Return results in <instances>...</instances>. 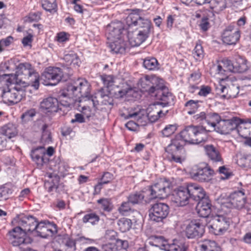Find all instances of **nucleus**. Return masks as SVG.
<instances>
[{
    "mask_svg": "<svg viewBox=\"0 0 251 251\" xmlns=\"http://www.w3.org/2000/svg\"><path fill=\"white\" fill-rule=\"evenodd\" d=\"M16 80L10 82L7 87L2 89L1 97L4 103L9 105H13L20 102L25 96V89L28 83Z\"/></svg>",
    "mask_w": 251,
    "mask_h": 251,
    "instance_id": "obj_1",
    "label": "nucleus"
},
{
    "mask_svg": "<svg viewBox=\"0 0 251 251\" xmlns=\"http://www.w3.org/2000/svg\"><path fill=\"white\" fill-rule=\"evenodd\" d=\"M16 80L21 82V83H28L26 87L31 85L35 89H38L39 75L30 64L26 62L20 63L16 67Z\"/></svg>",
    "mask_w": 251,
    "mask_h": 251,
    "instance_id": "obj_2",
    "label": "nucleus"
},
{
    "mask_svg": "<svg viewBox=\"0 0 251 251\" xmlns=\"http://www.w3.org/2000/svg\"><path fill=\"white\" fill-rule=\"evenodd\" d=\"M171 182L166 178H161L146 190L150 201L155 199H163L170 192Z\"/></svg>",
    "mask_w": 251,
    "mask_h": 251,
    "instance_id": "obj_3",
    "label": "nucleus"
},
{
    "mask_svg": "<svg viewBox=\"0 0 251 251\" xmlns=\"http://www.w3.org/2000/svg\"><path fill=\"white\" fill-rule=\"evenodd\" d=\"M8 243L14 247L22 248L30 243V239L20 226H17L8 230L6 234Z\"/></svg>",
    "mask_w": 251,
    "mask_h": 251,
    "instance_id": "obj_4",
    "label": "nucleus"
},
{
    "mask_svg": "<svg viewBox=\"0 0 251 251\" xmlns=\"http://www.w3.org/2000/svg\"><path fill=\"white\" fill-rule=\"evenodd\" d=\"M191 177L201 182H208L214 175V171L206 163L194 165L189 172Z\"/></svg>",
    "mask_w": 251,
    "mask_h": 251,
    "instance_id": "obj_5",
    "label": "nucleus"
},
{
    "mask_svg": "<svg viewBox=\"0 0 251 251\" xmlns=\"http://www.w3.org/2000/svg\"><path fill=\"white\" fill-rule=\"evenodd\" d=\"M182 141L177 138L171 140V143L165 148L167 157L171 162L181 163L185 159L184 151L181 144Z\"/></svg>",
    "mask_w": 251,
    "mask_h": 251,
    "instance_id": "obj_6",
    "label": "nucleus"
},
{
    "mask_svg": "<svg viewBox=\"0 0 251 251\" xmlns=\"http://www.w3.org/2000/svg\"><path fill=\"white\" fill-rule=\"evenodd\" d=\"M120 114L124 119L128 120L125 126H139L145 111L140 106L128 108L124 107L120 111Z\"/></svg>",
    "mask_w": 251,
    "mask_h": 251,
    "instance_id": "obj_7",
    "label": "nucleus"
},
{
    "mask_svg": "<svg viewBox=\"0 0 251 251\" xmlns=\"http://www.w3.org/2000/svg\"><path fill=\"white\" fill-rule=\"evenodd\" d=\"M221 63L229 72L243 73L249 71L250 75H251V70L247 65V60L242 56H236L233 62L226 58L224 59Z\"/></svg>",
    "mask_w": 251,
    "mask_h": 251,
    "instance_id": "obj_8",
    "label": "nucleus"
},
{
    "mask_svg": "<svg viewBox=\"0 0 251 251\" xmlns=\"http://www.w3.org/2000/svg\"><path fill=\"white\" fill-rule=\"evenodd\" d=\"M67 91L70 96H75L79 100L84 98H90V85L85 79L79 78L75 82V85H69L67 86Z\"/></svg>",
    "mask_w": 251,
    "mask_h": 251,
    "instance_id": "obj_9",
    "label": "nucleus"
},
{
    "mask_svg": "<svg viewBox=\"0 0 251 251\" xmlns=\"http://www.w3.org/2000/svg\"><path fill=\"white\" fill-rule=\"evenodd\" d=\"M149 244L157 247L164 251H186L183 246L173 243H168V241L162 236H152L149 238Z\"/></svg>",
    "mask_w": 251,
    "mask_h": 251,
    "instance_id": "obj_10",
    "label": "nucleus"
},
{
    "mask_svg": "<svg viewBox=\"0 0 251 251\" xmlns=\"http://www.w3.org/2000/svg\"><path fill=\"white\" fill-rule=\"evenodd\" d=\"M246 202L245 193L243 190H240L232 193L229 198L221 203V209L232 207L238 209L242 208Z\"/></svg>",
    "mask_w": 251,
    "mask_h": 251,
    "instance_id": "obj_11",
    "label": "nucleus"
},
{
    "mask_svg": "<svg viewBox=\"0 0 251 251\" xmlns=\"http://www.w3.org/2000/svg\"><path fill=\"white\" fill-rule=\"evenodd\" d=\"M223 121L226 125L229 126H240L241 124H251V119H241L237 117H233L230 119H222L220 115L216 113H210L207 115V123L210 126H216Z\"/></svg>",
    "mask_w": 251,
    "mask_h": 251,
    "instance_id": "obj_12",
    "label": "nucleus"
},
{
    "mask_svg": "<svg viewBox=\"0 0 251 251\" xmlns=\"http://www.w3.org/2000/svg\"><path fill=\"white\" fill-rule=\"evenodd\" d=\"M169 206L163 202H158L152 205L149 214L151 221L156 222H162L169 213Z\"/></svg>",
    "mask_w": 251,
    "mask_h": 251,
    "instance_id": "obj_13",
    "label": "nucleus"
},
{
    "mask_svg": "<svg viewBox=\"0 0 251 251\" xmlns=\"http://www.w3.org/2000/svg\"><path fill=\"white\" fill-rule=\"evenodd\" d=\"M231 221L229 218L224 215H217L213 219L211 227L216 235H222L228 229Z\"/></svg>",
    "mask_w": 251,
    "mask_h": 251,
    "instance_id": "obj_14",
    "label": "nucleus"
},
{
    "mask_svg": "<svg viewBox=\"0 0 251 251\" xmlns=\"http://www.w3.org/2000/svg\"><path fill=\"white\" fill-rule=\"evenodd\" d=\"M37 235L42 238L52 237L57 232V226L48 221H43L37 223L35 231Z\"/></svg>",
    "mask_w": 251,
    "mask_h": 251,
    "instance_id": "obj_15",
    "label": "nucleus"
},
{
    "mask_svg": "<svg viewBox=\"0 0 251 251\" xmlns=\"http://www.w3.org/2000/svg\"><path fill=\"white\" fill-rule=\"evenodd\" d=\"M127 23L129 26L138 25L142 28V31L150 33L151 27V21L144 19L136 13H131L127 18Z\"/></svg>",
    "mask_w": 251,
    "mask_h": 251,
    "instance_id": "obj_16",
    "label": "nucleus"
},
{
    "mask_svg": "<svg viewBox=\"0 0 251 251\" xmlns=\"http://www.w3.org/2000/svg\"><path fill=\"white\" fill-rule=\"evenodd\" d=\"M190 195L186 187L181 186L174 190L171 200L176 206H183L189 203Z\"/></svg>",
    "mask_w": 251,
    "mask_h": 251,
    "instance_id": "obj_17",
    "label": "nucleus"
},
{
    "mask_svg": "<svg viewBox=\"0 0 251 251\" xmlns=\"http://www.w3.org/2000/svg\"><path fill=\"white\" fill-rule=\"evenodd\" d=\"M240 37L239 29L234 25H230L224 30L222 40L226 45H234L239 41Z\"/></svg>",
    "mask_w": 251,
    "mask_h": 251,
    "instance_id": "obj_18",
    "label": "nucleus"
},
{
    "mask_svg": "<svg viewBox=\"0 0 251 251\" xmlns=\"http://www.w3.org/2000/svg\"><path fill=\"white\" fill-rule=\"evenodd\" d=\"M92 105L94 108H97V103L95 100L93 99V97L88 99L82 98L78 100H75V107L78 111L81 112L83 115L87 118L90 117L92 115V111L90 109V106Z\"/></svg>",
    "mask_w": 251,
    "mask_h": 251,
    "instance_id": "obj_19",
    "label": "nucleus"
},
{
    "mask_svg": "<svg viewBox=\"0 0 251 251\" xmlns=\"http://www.w3.org/2000/svg\"><path fill=\"white\" fill-rule=\"evenodd\" d=\"M155 81V77L146 75L140 78L138 85L144 91H148L151 95H152L154 93H155V96L163 95L162 90L159 89L158 87L152 85Z\"/></svg>",
    "mask_w": 251,
    "mask_h": 251,
    "instance_id": "obj_20",
    "label": "nucleus"
},
{
    "mask_svg": "<svg viewBox=\"0 0 251 251\" xmlns=\"http://www.w3.org/2000/svg\"><path fill=\"white\" fill-rule=\"evenodd\" d=\"M62 72L59 68H48L42 74L41 77L44 80L50 81L48 85H55L61 79Z\"/></svg>",
    "mask_w": 251,
    "mask_h": 251,
    "instance_id": "obj_21",
    "label": "nucleus"
},
{
    "mask_svg": "<svg viewBox=\"0 0 251 251\" xmlns=\"http://www.w3.org/2000/svg\"><path fill=\"white\" fill-rule=\"evenodd\" d=\"M93 99L95 100L97 105L99 103L104 105L113 104V97L110 94V89L107 87H103L99 90Z\"/></svg>",
    "mask_w": 251,
    "mask_h": 251,
    "instance_id": "obj_22",
    "label": "nucleus"
},
{
    "mask_svg": "<svg viewBox=\"0 0 251 251\" xmlns=\"http://www.w3.org/2000/svg\"><path fill=\"white\" fill-rule=\"evenodd\" d=\"M204 231L201 224L197 221H192L186 227V235L188 238H195L201 237Z\"/></svg>",
    "mask_w": 251,
    "mask_h": 251,
    "instance_id": "obj_23",
    "label": "nucleus"
},
{
    "mask_svg": "<svg viewBox=\"0 0 251 251\" xmlns=\"http://www.w3.org/2000/svg\"><path fill=\"white\" fill-rule=\"evenodd\" d=\"M123 29L120 22H112L107 25L106 31L107 39L109 41L122 38V33Z\"/></svg>",
    "mask_w": 251,
    "mask_h": 251,
    "instance_id": "obj_24",
    "label": "nucleus"
},
{
    "mask_svg": "<svg viewBox=\"0 0 251 251\" xmlns=\"http://www.w3.org/2000/svg\"><path fill=\"white\" fill-rule=\"evenodd\" d=\"M186 187L190 199L198 201L207 197L203 188L196 183H188Z\"/></svg>",
    "mask_w": 251,
    "mask_h": 251,
    "instance_id": "obj_25",
    "label": "nucleus"
},
{
    "mask_svg": "<svg viewBox=\"0 0 251 251\" xmlns=\"http://www.w3.org/2000/svg\"><path fill=\"white\" fill-rule=\"evenodd\" d=\"M41 109L45 113H53L59 109V102L57 99L49 97L43 100L40 103Z\"/></svg>",
    "mask_w": 251,
    "mask_h": 251,
    "instance_id": "obj_26",
    "label": "nucleus"
},
{
    "mask_svg": "<svg viewBox=\"0 0 251 251\" xmlns=\"http://www.w3.org/2000/svg\"><path fill=\"white\" fill-rule=\"evenodd\" d=\"M19 226L26 233L27 232L35 231L37 221L35 218L31 216H24L19 221Z\"/></svg>",
    "mask_w": 251,
    "mask_h": 251,
    "instance_id": "obj_27",
    "label": "nucleus"
},
{
    "mask_svg": "<svg viewBox=\"0 0 251 251\" xmlns=\"http://www.w3.org/2000/svg\"><path fill=\"white\" fill-rule=\"evenodd\" d=\"M197 212L199 215L203 218L208 217L211 212L212 204L208 197L202 199L197 206Z\"/></svg>",
    "mask_w": 251,
    "mask_h": 251,
    "instance_id": "obj_28",
    "label": "nucleus"
},
{
    "mask_svg": "<svg viewBox=\"0 0 251 251\" xmlns=\"http://www.w3.org/2000/svg\"><path fill=\"white\" fill-rule=\"evenodd\" d=\"M197 127L202 126H186L185 128L180 132V137L182 140L189 144H195V136L198 131Z\"/></svg>",
    "mask_w": 251,
    "mask_h": 251,
    "instance_id": "obj_29",
    "label": "nucleus"
},
{
    "mask_svg": "<svg viewBox=\"0 0 251 251\" xmlns=\"http://www.w3.org/2000/svg\"><path fill=\"white\" fill-rule=\"evenodd\" d=\"M204 149L208 158L213 162H222L223 159L219 150L212 145L204 146Z\"/></svg>",
    "mask_w": 251,
    "mask_h": 251,
    "instance_id": "obj_30",
    "label": "nucleus"
},
{
    "mask_svg": "<svg viewBox=\"0 0 251 251\" xmlns=\"http://www.w3.org/2000/svg\"><path fill=\"white\" fill-rule=\"evenodd\" d=\"M109 47L113 53H122L127 47L126 44L122 38L110 41Z\"/></svg>",
    "mask_w": 251,
    "mask_h": 251,
    "instance_id": "obj_31",
    "label": "nucleus"
},
{
    "mask_svg": "<svg viewBox=\"0 0 251 251\" xmlns=\"http://www.w3.org/2000/svg\"><path fill=\"white\" fill-rule=\"evenodd\" d=\"M50 178L45 182V187L48 192L51 193L56 191L58 188L59 182V177L56 175L51 174H48Z\"/></svg>",
    "mask_w": 251,
    "mask_h": 251,
    "instance_id": "obj_32",
    "label": "nucleus"
},
{
    "mask_svg": "<svg viewBox=\"0 0 251 251\" xmlns=\"http://www.w3.org/2000/svg\"><path fill=\"white\" fill-rule=\"evenodd\" d=\"M69 92L67 91V88L66 91H63L59 97L60 104L64 107H71L73 104L75 105V100H78L76 99V97L75 96H70L68 95Z\"/></svg>",
    "mask_w": 251,
    "mask_h": 251,
    "instance_id": "obj_33",
    "label": "nucleus"
},
{
    "mask_svg": "<svg viewBox=\"0 0 251 251\" xmlns=\"http://www.w3.org/2000/svg\"><path fill=\"white\" fill-rule=\"evenodd\" d=\"M148 195L146 194V191L139 192H136L131 194L128 197V201L133 204H138L142 201L143 200L146 202H149V199H148Z\"/></svg>",
    "mask_w": 251,
    "mask_h": 251,
    "instance_id": "obj_34",
    "label": "nucleus"
},
{
    "mask_svg": "<svg viewBox=\"0 0 251 251\" xmlns=\"http://www.w3.org/2000/svg\"><path fill=\"white\" fill-rule=\"evenodd\" d=\"M198 131L196 133L195 136V144H198L207 140V134L209 132L212 131L210 128L209 129H206L204 126L202 127H197Z\"/></svg>",
    "mask_w": 251,
    "mask_h": 251,
    "instance_id": "obj_35",
    "label": "nucleus"
},
{
    "mask_svg": "<svg viewBox=\"0 0 251 251\" xmlns=\"http://www.w3.org/2000/svg\"><path fill=\"white\" fill-rule=\"evenodd\" d=\"M147 110V116L151 123L155 122L161 117L162 111L158 110L155 104L150 105Z\"/></svg>",
    "mask_w": 251,
    "mask_h": 251,
    "instance_id": "obj_36",
    "label": "nucleus"
},
{
    "mask_svg": "<svg viewBox=\"0 0 251 251\" xmlns=\"http://www.w3.org/2000/svg\"><path fill=\"white\" fill-rule=\"evenodd\" d=\"M209 4L210 8L217 13L225 9L226 6V0H210Z\"/></svg>",
    "mask_w": 251,
    "mask_h": 251,
    "instance_id": "obj_37",
    "label": "nucleus"
},
{
    "mask_svg": "<svg viewBox=\"0 0 251 251\" xmlns=\"http://www.w3.org/2000/svg\"><path fill=\"white\" fill-rule=\"evenodd\" d=\"M236 163L241 167L251 168V154L238 156Z\"/></svg>",
    "mask_w": 251,
    "mask_h": 251,
    "instance_id": "obj_38",
    "label": "nucleus"
},
{
    "mask_svg": "<svg viewBox=\"0 0 251 251\" xmlns=\"http://www.w3.org/2000/svg\"><path fill=\"white\" fill-rule=\"evenodd\" d=\"M132 223L131 220L122 218L118 221V225L120 230L122 232L128 231L131 227Z\"/></svg>",
    "mask_w": 251,
    "mask_h": 251,
    "instance_id": "obj_39",
    "label": "nucleus"
},
{
    "mask_svg": "<svg viewBox=\"0 0 251 251\" xmlns=\"http://www.w3.org/2000/svg\"><path fill=\"white\" fill-rule=\"evenodd\" d=\"M200 251H209L218 249L216 243L214 241L205 240L200 245Z\"/></svg>",
    "mask_w": 251,
    "mask_h": 251,
    "instance_id": "obj_40",
    "label": "nucleus"
},
{
    "mask_svg": "<svg viewBox=\"0 0 251 251\" xmlns=\"http://www.w3.org/2000/svg\"><path fill=\"white\" fill-rule=\"evenodd\" d=\"M158 61L154 57H147L144 60L143 66L149 70H154L158 68Z\"/></svg>",
    "mask_w": 251,
    "mask_h": 251,
    "instance_id": "obj_41",
    "label": "nucleus"
},
{
    "mask_svg": "<svg viewBox=\"0 0 251 251\" xmlns=\"http://www.w3.org/2000/svg\"><path fill=\"white\" fill-rule=\"evenodd\" d=\"M64 60L69 65H73L74 67L79 66V60L76 54L71 52L65 55Z\"/></svg>",
    "mask_w": 251,
    "mask_h": 251,
    "instance_id": "obj_42",
    "label": "nucleus"
},
{
    "mask_svg": "<svg viewBox=\"0 0 251 251\" xmlns=\"http://www.w3.org/2000/svg\"><path fill=\"white\" fill-rule=\"evenodd\" d=\"M1 132L9 139L15 137L18 134L16 126H2Z\"/></svg>",
    "mask_w": 251,
    "mask_h": 251,
    "instance_id": "obj_43",
    "label": "nucleus"
},
{
    "mask_svg": "<svg viewBox=\"0 0 251 251\" xmlns=\"http://www.w3.org/2000/svg\"><path fill=\"white\" fill-rule=\"evenodd\" d=\"M110 94L115 98H120L126 95L127 93V90L122 89L119 86H113L112 88L110 89Z\"/></svg>",
    "mask_w": 251,
    "mask_h": 251,
    "instance_id": "obj_44",
    "label": "nucleus"
},
{
    "mask_svg": "<svg viewBox=\"0 0 251 251\" xmlns=\"http://www.w3.org/2000/svg\"><path fill=\"white\" fill-rule=\"evenodd\" d=\"M199 102L200 101L197 100H191L187 101L185 103L184 106L190 110L189 111H188V114H193L197 111L199 107Z\"/></svg>",
    "mask_w": 251,
    "mask_h": 251,
    "instance_id": "obj_45",
    "label": "nucleus"
},
{
    "mask_svg": "<svg viewBox=\"0 0 251 251\" xmlns=\"http://www.w3.org/2000/svg\"><path fill=\"white\" fill-rule=\"evenodd\" d=\"M193 55L197 61H201L204 57V50L201 44L197 43L193 51Z\"/></svg>",
    "mask_w": 251,
    "mask_h": 251,
    "instance_id": "obj_46",
    "label": "nucleus"
},
{
    "mask_svg": "<svg viewBox=\"0 0 251 251\" xmlns=\"http://www.w3.org/2000/svg\"><path fill=\"white\" fill-rule=\"evenodd\" d=\"M42 5L47 11L55 10L57 8L56 0H43Z\"/></svg>",
    "mask_w": 251,
    "mask_h": 251,
    "instance_id": "obj_47",
    "label": "nucleus"
},
{
    "mask_svg": "<svg viewBox=\"0 0 251 251\" xmlns=\"http://www.w3.org/2000/svg\"><path fill=\"white\" fill-rule=\"evenodd\" d=\"M97 202L101 204V208L105 211L110 212L113 206L111 200L109 199L102 198L97 201Z\"/></svg>",
    "mask_w": 251,
    "mask_h": 251,
    "instance_id": "obj_48",
    "label": "nucleus"
},
{
    "mask_svg": "<svg viewBox=\"0 0 251 251\" xmlns=\"http://www.w3.org/2000/svg\"><path fill=\"white\" fill-rule=\"evenodd\" d=\"M48 126H43L41 141L45 144H49L51 142V135L50 131L48 129Z\"/></svg>",
    "mask_w": 251,
    "mask_h": 251,
    "instance_id": "obj_49",
    "label": "nucleus"
},
{
    "mask_svg": "<svg viewBox=\"0 0 251 251\" xmlns=\"http://www.w3.org/2000/svg\"><path fill=\"white\" fill-rule=\"evenodd\" d=\"M100 220V218L98 215H97L95 213H91L85 215L82 221L83 223H87L90 222L92 224H95L96 223L98 222Z\"/></svg>",
    "mask_w": 251,
    "mask_h": 251,
    "instance_id": "obj_50",
    "label": "nucleus"
},
{
    "mask_svg": "<svg viewBox=\"0 0 251 251\" xmlns=\"http://www.w3.org/2000/svg\"><path fill=\"white\" fill-rule=\"evenodd\" d=\"M213 131L220 133L221 134H229L231 131L235 129V128H229L228 126H210Z\"/></svg>",
    "mask_w": 251,
    "mask_h": 251,
    "instance_id": "obj_51",
    "label": "nucleus"
},
{
    "mask_svg": "<svg viewBox=\"0 0 251 251\" xmlns=\"http://www.w3.org/2000/svg\"><path fill=\"white\" fill-rule=\"evenodd\" d=\"M36 113L37 112L35 109H31L27 111L22 115L21 117L22 121L26 123L27 121L32 120L33 117L36 115Z\"/></svg>",
    "mask_w": 251,
    "mask_h": 251,
    "instance_id": "obj_52",
    "label": "nucleus"
},
{
    "mask_svg": "<svg viewBox=\"0 0 251 251\" xmlns=\"http://www.w3.org/2000/svg\"><path fill=\"white\" fill-rule=\"evenodd\" d=\"M131 210V208L129 201L123 202L118 209L119 212L123 215H127Z\"/></svg>",
    "mask_w": 251,
    "mask_h": 251,
    "instance_id": "obj_53",
    "label": "nucleus"
},
{
    "mask_svg": "<svg viewBox=\"0 0 251 251\" xmlns=\"http://www.w3.org/2000/svg\"><path fill=\"white\" fill-rule=\"evenodd\" d=\"M128 39L129 43L131 47L139 46L141 44V41L135 35V33H131L128 32Z\"/></svg>",
    "mask_w": 251,
    "mask_h": 251,
    "instance_id": "obj_54",
    "label": "nucleus"
},
{
    "mask_svg": "<svg viewBox=\"0 0 251 251\" xmlns=\"http://www.w3.org/2000/svg\"><path fill=\"white\" fill-rule=\"evenodd\" d=\"M70 35L66 32H58L56 36V41L60 43H64L69 41Z\"/></svg>",
    "mask_w": 251,
    "mask_h": 251,
    "instance_id": "obj_55",
    "label": "nucleus"
},
{
    "mask_svg": "<svg viewBox=\"0 0 251 251\" xmlns=\"http://www.w3.org/2000/svg\"><path fill=\"white\" fill-rule=\"evenodd\" d=\"M101 78L104 84L106 86L105 87L109 88L112 86L114 82V78L112 75H102L101 76Z\"/></svg>",
    "mask_w": 251,
    "mask_h": 251,
    "instance_id": "obj_56",
    "label": "nucleus"
},
{
    "mask_svg": "<svg viewBox=\"0 0 251 251\" xmlns=\"http://www.w3.org/2000/svg\"><path fill=\"white\" fill-rule=\"evenodd\" d=\"M176 130V126H165L162 130L164 136L169 137L173 134Z\"/></svg>",
    "mask_w": 251,
    "mask_h": 251,
    "instance_id": "obj_57",
    "label": "nucleus"
},
{
    "mask_svg": "<svg viewBox=\"0 0 251 251\" xmlns=\"http://www.w3.org/2000/svg\"><path fill=\"white\" fill-rule=\"evenodd\" d=\"M31 156L33 160L36 162L37 163L42 164L43 162V158L42 156L37 153V150H35L32 151Z\"/></svg>",
    "mask_w": 251,
    "mask_h": 251,
    "instance_id": "obj_58",
    "label": "nucleus"
},
{
    "mask_svg": "<svg viewBox=\"0 0 251 251\" xmlns=\"http://www.w3.org/2000/svg\"><path fill=\"white\" fill-rule=\"evenodd\" d=\"M112 177L113 175L111 173L105 172L101 178L100 181L104 184H107L112 179Z\"/></svg>",
    "mask_w": 251,
    "mask_h": 251,
    "instance_id": "obj_59",
    "label": "nucleus"
},
{
    "mask_svg": "<svg viewBox=\"0 0 251 251\" xmlns=\"http://www.w3.org/2000/svg\"><path fill=\"white\" fill-rule=\"evenodd\" d=\"M150 33L146 32L145 31L139 30L137 33H135V35L137 36V38L141 41V44L144 42L149 37Z\"/></svg>",
    "mask_w": 251,
    "mask_h": 251,
    "instance_id": "obj_60",
    "label": "nucleus"
},
{
    "mask_svg": "<svg viewBox=\"0 0 251 251\" xmlns=\"http://www.w3.org/2000/svg\"><path fill=\"white\" fill-rule=\"evenodd\" d=\"M236 127L237 128V130L239 135L246 139V140L244 141V144L245 145L251 147V137H248L247 136H244V135H242L240 133L242 129V127H244V128L245 129H246V127L245 126H236Z\"/></svg>",
    "mask_w": 251,
    "mask_h": 251,
    "instance_id": "obj_61",
    "label": "nucleus"
},
{
    "mask_svg": "<svg viewBox=\"0 0 251 251\" xmlns=\"http://www.w3.org/2000/svg\"><path fill=\"white\" fill-rule=\"evenodd\" d=\"M33 41V35L31 34H28L26 36L23 38L22 43L24 46H31Z\"/></svg>",
    "mask_w": 251,
    "mask_h": 251,
    "instance_id": "obj_62",
    "label": "nucleus"
},
{
    "mask_svg": "<svg viewBox=\"0 0 251 251\" xmlns=\"http://www.w3.org/2000/svg\"><path fill=\"white\" fill-rule=\"evenodd\" d=\"M84 116L81 114H76L75 115V118L72 119L71 121V123L74 124L75 122L81 124L85 122Z\"/></svg>",
    "mask_w": 251,
    "mask_h": 251,
    "instance_id": "obj_63",
    "label": "nucleus"
},
{
    "mask_svg": "<svg viewBox=\"0 0 251 251\" xmlns=\"http://www.w3.org/2000/svg\"><path fill=\"white\" fill-rule=\"evenodd\" d=\"M193 119L198 122L202 121L204 120L207 121V115H206L205 112H201L199 114L195 115L193 116Z\"/></svg>",
    "mask_w": 251,
    "mask_h": 251,
    "instance_id": "obj_64",
    "label": "nucleus"
}]
</instances>
